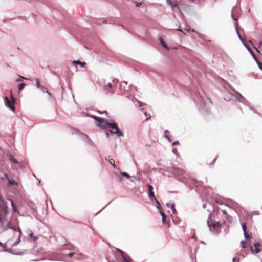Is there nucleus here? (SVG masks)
Returning a JSON list of instances; mask_svg holds the SVG:
<instances>
[{
	"label": "nucleus",
	"instance_id": "obj_1",
	"mask_svg": "<svg viewBox=\"0 0 262 262\" xmlns=\"http://www.w3.org/2000/svg\"><path fill=\"white\" fill-rule=\"evenodd\" d=\"M227 86L234 93V94L229 92H227L224 94V99L227 101L230 100H236L240 103H243L246 106H248L250 110H253V111L256 113V111L254 108L249 105V102L246 100L238 91H236L235 89L232 87L229 83L226 84Z\"/></svg>",
	"mask_w": 262,
	"mask_h": 262
},
{
	"label": "nucleus",
	"instance_id": "obj_2",
	"mask_svg": "<svg viewBox=\"0 0 262 262\" xmlns=\"http://www.w3.org/2000/svg\"><path fill=\"white\" fill-rule=\"evenodd\" d=\"M186 186L189 188L190 190L196 188V191L200 193L201 191H204L206 189V187L203 186V183L201 181H198L195 179L187 177L184 181Z\"/></svg>",
	"mask_w": 262,
	"mask_h": 262
},
{
	"label": "nucleus",
	"instance_id": "obj_3",
	"mask_svg": "<svg viewBox=\"0 0 262 262\" xmlns=\"http://www.w3.org/2000/svg\"><path fill=\"white\" fill-rule=\"evenodd\" d=\"M209 212V216L207 220V225L210 232L219 233V229L221 228L222 224L220 221L215 222L214 217L212 216L211 210L207 209Z\"/></svg>",
	"mask_w": 262,
	"mask_h": 262
},
{
	"label": "nucleus",
	"instance_id": "obj_4",
	"mask_svg": "<svg viewBox=\"0 0 262 262\" xmlns=\"http://www.w3.org/2000/svg\"><path fill=\"white\" fill-rule=\"evenodd\" d=\"M193 98L200 110H205L208 112V105H209V103H211L209 99L208 100V102H206L199 92L194 93Z\"/></svg>",
	"mask_w": 262,
	"mask_h": 262
},
{
	"label": "nucleus",
	"instance_id": "obj_5",
	"mask_svg": "<svg viewBox=\"0 0 262 262\" xmlns=\"http://www.w3.org/2000/svg\"><path fill=\"white\" fill-rule=\"evenodd\" d=\"M170 172L177 179L183 183L188 177L186 176L184 170L181 168L173 167L170 169Z\"/></svg>",
	"mask_w": 262,
	"mask_h": 262
},
{
	"label": "nucleus",
	"instance_id": "obj_6",
	"mask_svg": "<svg viewBox=\"0 0 262 262\" xmlns=\"http://www.w3.org/2000/svg\"><path fill=\"white\" fill-rule=\"evenodd\" d=\"M167 4L169 5L172 10L176 13L180 14L182 13L181 9L183 5L179 4L176 0H166Z\"/></svg>",
	"mask_w": 262,
	"mask_h": 262
},
{
	"label": "nucleus",
	"instance_id": "obj_7",
	"mask_svg": "<svg viewBox=\"0 0 262 262\" xmlns=\"http://www.w3.org/2000/svg\"><path fill=\"white\" fill-rule=\"evenodd\" d=\"M16 100L14 98L12 94H11V99H10L7 96H5L4 97L5 105L6 107H7L12 111L15 110L14 104Z\"/></svg>",
	"mask_w": 262,
	"mask_h": 262
},
{
	"label": "nucleus",
	"instance_id": "obj_8",
	"mask_svg": "<svg viewBox=\"0 0 262 262\" xmlns=\"http://www.w3.org/2000/svg\"><path fill=\"white\" fill-rule=\"evenodd\" d=\"M109 125L110 128L115 130V131H110L112 136L115 134L117 137H120L124 135L123 132L118 128V124L116 122H113V123H109Z\"/></svg>",
	"mask_w": 262,
	"mask_h": 262
},
{
	"label": "nucleus",
	"instance_id": "obj_9",
	"mask_svg": "<svg viewBox=\"0 0 262 262\" xmlns=\"http://www.w3.org/2000/svg\"><path fill=\"white\" fill-rule=\"evenodd\" d=\"M253 246H250V249L252 253L255 254H258L261 252V249L260 248L261 245L258 242H255L253 244Z\"/></svg>",
	"mask_w": 262,
	"mask_h": 262
},
{
	"label": "nucleus",
	"instance_id": "obj_10",
	"mask_svg": "<svg viewBox=\"0 0 262 262\" xmlns=\"http://www.w3.org/2000/svg\"><path fill=\"white\" fill-rule=\"evenodd\" d=\"M236 31L237 32V34L238 35V38L239 39H240V40L243 42V39L240 35V33L239 32V31L238 30V28L236 27ZM244 45V46L246 47V48H247V49L249 51V52H250V53L251 54V55L252 56L253 58H254V59L255 60V61H257V59H256V57L255 56V55L254 54V53L253 52V51L251 49H250V48H249V47L246 46L244 43H243Z\"/></svg>",
	"mask_w": 262,
	"mask_h": 262
},
{
	"label": "nucleus",
	"instance_id": "obj_11",
	"mask_svg": "<svg viewBox=\"0 0 262 262\" xmlns=\"http://www.w3.org/2000/svg\"><path fill=\"white\" fill-rule=\"evenodd\" d=\"M236 31L237 32V34L238 35V38L239 39H240V40L243 42V39L240 35V33L239 32V31L238 30V28L236 27ZM244 45V46L246 47V48H247V49L249 51V52H250V53L251 54V55L252 56L253 58H254V59L255 60V61H257V59H256V57L255 56V55L254 54V53L253 52V51L251 49H250V48H249V47L246 46L244 43H243Z\"/></svg>",
	"mask_w": 262,
	"mask_h": 262
},
{
	"label": "nucleus",
	"instance_id": "obj_12",
	"mask_svg": "<svg viewBox=\"0 0 262 262\" xmlns=\"http://www.w3.org/2000/svg\"><path fill=\"white\" fill-rule=\"evenodd\" d=\"M236 31L237 32V34L238 35V38L239 39H240V40L243 42V39L240 35V33L239 32V31L238 30V28L236 27ZM244 45V46L246 47V48H247V49L249 51V52H250V53L251 54V55L252 56L253 58H254V59L255 60V61H257V59H256V57L255 56V55L254 54V53L253 52V51L251 49H250V48H249V47L246 46L244 43H243Z\"/></svg>",
	"mask_w": 262,
	"mask_h": 262
},
{
	"label": "nucleus",
	"instance_id": "obj_13",
	"mask_svg": "<svg viewBox=\"0 0 262 262\" xmlns=\"http://www.w3.org/2000/svg\"><path fill=\"white\" fill-rule=\"evenodd\" d=\"M117 250L120 253L123 262H132V260L130 257L128 256L125 252L119 249H117Z\"/></svg>",
	"mask_w": 262,
	"mask_h": 262
},
{
	"label": "nucleus",
	"instance_id": "obj_14",
	"mask_svg": "<svg viewBox=\"0 0 262 262\" xmlns=\"http://www.w3.org/2000/svg\"><path fill=\"white\" fill-rule=\"evenodd\" d=\"M241 226L242 227V229H243V233H244V236L245 239L248 240V241L250 240L251 238V237L250 235H249L248 234L247 230V228L246 224L245 223V222L242 223Z\"/></svg>",
	"mask_w": 262,
	"mask_h": 262
},
{
	"label": "nucleus",
	"instance_id": "obj_15",
	"mask_svg": "<svg viewBox=\"0 0 262 262\" xmlns=\"http://www.w3.org/2000/svg\"><path fill=\"white\" fill-rule=\"evenodd\" d=\"M109 123H113V122H110L106 119L103 124L96 123V125L102 129H106L107 127H110Z\"/></svg>",
	"mask_w": 262,
	"mask_h": 262
},
{
	"label": "nucleus",
	"instance_id": "obj_16",
	"mask_svg": "<svg viewBox=\"0 0 262 262\" xmlns=\"http://www.w3.org/2000/svg\"><path fill=\"white\" fill-rule=\"evenodd\" d=\"M0 246L3 247V251H4V252H7L11 253L14 255H20L21 254V253H20V252L19 253H15L13 252V251L12 249H11L10 248H7L6 245L3 244L1 242H0Z\"/></svg>",
	"mask_w": 262,
	"mask_h": 262
},
{
	"label": "nucleus",
	"instance_id": "obj_17",
	"mask_svg": "<svg viewBox=\"0 0 262 262\" xmlns=\"http://www.w3.org/2000/svg\"><path fill=\"white\" fill-rule=\"evenodd\" d=\"M147 187H148V196L149 198H153L154 199H155V194H154V192L153 191L154 190V187L153 186L150 185V184H148L147 185Z\"/></svg>",
	"mask_w": 262,
	"mask_h": 262
},
{
	"label": "nucleus",
	"instance_id": "obj_18",
	"mask_svg": "<svg viewBox=\"0 0 262 262\" xmlns=\"http://www.w3.org/2000/svg\"><path fill=\"white\" fill-rule=\"evenodd\" d=\"M6 156L7 157V158L9 160H10V161H11L12 162H13V163L14 164H18L19 162H18V161L14 158L13 156L12 155V154H11V153L10 152H7L6 154Z\"/></svg>",
	"mask_w": 262,
	"mask_h": 262
},
{
	"label": "nucleus",
	"instance_id": "obj_19",
	"mask_svg": "<svg viewBox=\"0 0 262 262\" xmlns=\"http://www.w3.org/2000/svg\"><path fill=\"white\" fill-rule=\"evenodd\" d=\"M18 237L17 239L12 244V246L14 247L17 246L20 242H21V235L22 234L21 230L20 227H18Z\"/></svg>",
	"mask_w": 262,
	"mask_h": 262
},
{
	"label": "nucleus",
	"instance_id": "obj_20",
	"mask_svg": "<svg viewBox=\"0 0 262 262\" xmlns=\"http://www.w3.org/2000/svg\"><path fill=\"white\" fill-rule=\"evenodd\" d=\"M5 177L7 178L8 181L9 186H16L17 185V182H16L14 179H10L7 174H5Z\"/></svg>",
	"mask_w": 262,
	"mask_h": 262
},
{
	"label": "nucleus",
	"instance_id": "obj_21",
	"mask_svg": "<svg viewBox=\"0 0 262 262\" xmlns=\"http://www.w3.org/2000/svg\"><path fill=\"white\" fill-rule=\"evenodd\" d=\"M158 39H159V41H160V42L161 45L162 46V47H163L164 48H165V49H167V50H169V47H168V46L166 45V43H165V42L164 41V40L163 38L162 37L159 36V37Z\"/></svg>",
	"mask_w": 262,
	"mask_h": 262
},
{
	"label": "nucleus",
	"instance_id": "obj_22",
	"mask_svg": "<svg viewBox=\"0 0 262 262\" xmlns=\"http://www.w3.org/2000/svg\"><path fill=\"white\" fill-rule=\"evenodd\" d=\"M72 63L73 64H78V65L80 66L82 68H84L85 67V66L86 65L85 62H81L79 60H73L72 61Z\"/></svg>",
	"mask_w": 262,
	"mask_h": 262
},
{
	"label": "nucleus",
	"instance_id": "obj_23",
	"mask_svg": "<svg viewBox=\"0 0 262 262\" xmlns=\"http://www.w3.org/2000/svg\"><path fill=\"white\" fill-rule=\"evenodd\" d=\"M63 246L64 247V249H67L70 250H75L76 249V247L71 244H65Z\"/></svg>",
	"mask_w": 262,
	"mask_h": 262
},
{
	"label": "nucleus",
	"instance_id": "obj_24",
	"mask_svg": "<svg viewBox=\"0 0 262 262\" xmlns=\"http://www.w3.org/2000/svg\"><path fill=\"white\" fill-rule=\"evenodd\" d=\"M160 213L161 215L162 216V223L164 224H166V223H167V216H166V215L163 212H162L161 211H160Z\"/></svg>",
	"mask_w": 262,
	"mask_h": 262
},
{
	"label": "nucleus",
	"instance_id": "obj_25",
	"mask_svg": "<svg viewBox=\"0 0 262 262\" xmlns=\"http://www.w3.org/2000/svg\"><path fill=\"white\" fill-rule=\"evenodd\" d=\"M164 136L165 138L167 139V140L169 142H171L172 141V139H171V136L169 135V132L167 130H166L164 131Z\"/></svg>",
	"mask_w": 262,
	"mask_h": 262
},
{
	"label": "nucleus",
	"instance_id": "obj_26",
	"mask_svg": "<svg viewBox=\"0 0 262 262\" xmlns=\"http://www.w3.org/2000/svg\"><path fill=\"white\" fill-rule=\"evenodd\" d=\"M120 174L121 175V177H120V181H121V179H122V177L123 176V177H125V178H127V179H129L130 178V176H129L127 172H120Z\"/></svg>",
	"mask_w": 262,
	"mask_h": 262
},
{
	"label": "nucleus",
	"instance_id": "obj_27",
	"mask_svg": "<svg viewBox=\"0 0 262 262\" xmlns=\"http://www.w3.org/2000/svg\"><path fill=\"white\" fill-rule=\"evenodd\" d=\"M10 201L11 202V206L12 207V210L14 212H16L17 211V209L15 205L14 202L12 199H10Z\"/></svg>",
	"mask_w": 262,
	"mask_h": 262
},
{
	"label": "nucleus",
	"instance_id": "obj_28",
	"mask_svg": "<svg viewBox=\"0 0 262 262\" xmlns=\"http://www.w3.org/2000/svg\"><path fill=\"white\" fill-rule=\"evenodd\" d=\"M130 181L131 182H134L135 181H140L141 180V179L140 177H137V176H130V178H129Z\"/></svg>",
	"mask_w": 262,
	"mask_h": 262
},
{
	"label": "nucleus",
	"instance_id": "obj_29",
	"mask_svg": "<svg viewBox=\"0 0 262 262\" xmlns=\"http://www.w3.org/2000/svg\"><path fill=\"white\" fill-rule=\"evenodd\" d=\"M86 140L85 142L86 143L88 144H89L90 146H94V144L93 142L92 141V140L89 138V137H86Z\"/></svg>",
	"mask_w": 262,
	"mask_h": 262
},
{
	"label": "nucleus",
	"instance_id": "obj_30",
	"mask_svg": "<svg viewBox=\"0 0 262 262\" xmlns=\"http://www.w3.org/2000/svg\"><path fill=\"white\" fill-rule=\"evenodd\" d=\"M154 200H155V202L157 203L156 208L158 209H159V211H161L160 208H161V205L160 202L158 201V200L157 199L156 197H155Z\"/></svg>",
	"mask_w": 262,
	"mask_h": 262
},
{
	"label": "nucleus",
	"instance_id": "obj_31",
	"mask_svg": "<svg viewBox=\"0 0 262 262\" xmlns=\"http://www.w3.org/2000/svg\"><path fill=\"white\" fill-rule=\"evenodd\" d=\"M89 116L90 117L93 118L95 120L96 122L97 121H99V120H102V117H98V116H95V115H89Z\"/></svg>",
	"mask_w": 262,
	"mask_h": 262
},
{
	"label": "nucleus",
	"instance_id": "obj_32",
	"mask_svg": "<svg viewBox=\"0 0 262 262\" xmlns=\"http://www.w3.org/2000/svg\"><path fill=\"white\" fill-rule=\"evenodd\" d=\"M170 208L171 209V211H172V213L174 214H176L177 213V210L175 209V204H174V203H172L171 205Z\"/></svg>",
	"mask_w": 262,
	"mask_h": 262
},
{
	"label": "nucleus",
	"instance_id": "obj_33",
	"mask_svg": "<svg viewBox=\"0 0 262 262\" xmlns=\"http://www.w3.org/2000/svg\"><path fill=\"white\" fill-rule=\"evenodd\" d=\"M25 86L26 84L24 82L19 84V85H18V89L19 91H21L25 88Z\"/></svg>",
	"mask_w": 262,
	"mask_h": 262
},
{
	"label": "nucleus",
	"instance_id": "obj_34",
	"mask_svg": "<svg viewBox=\"0 0 262 262\" xmlns=\"http://www.w3.org/2000/svg\"><path fill=\"white\" fill-rule=\"evenodd\" d=\"M13 226L12 225V223L10 221H9L6 225V229H12Z\"/></svg>",
	"mask_w": 262,
	"mask_h": 262
},
{
	"label": "nucleus",
	"instance_id": "obj_35",
	"mask_svg": "<svg viewBox=\"0 0 262 262\" xmlns=\"http://www.w3.org/2000/svg\"><path fill=\"white\" fill-rule=\"evenodd\" d=\"M18 76H19V78L16 79L15 80V82H19L22 81L23 80L25 79V78H24V77H23L19 75H18Z\"/></svg>",
	"mask_w": 262,
	"mask_h": 262
},
{
	"label": "nucleus",
	"instance_id": "obj_36",
	"mask_svg": "<svg viewBox=\"0 0 262 262\" xmlns=\"http://www.w3.org/2000/svg\"><path fill=\"white\" fill-rule=\"evenodd\" d=\"M225 217H226V220L229 222H231L232 220V217L228 215V214H227L225 216Z\"/></svg>",
	"mask_w": 262,
	"mask_h": 262
},
{
	"label": "nucleus",
	"instance_id": "obj_37",
	"mask_svg": "<svg viewBox=\"0 0 262 262\" xmlns=\"http://www.w3.org/2000/svg\"><path fill=\"white\" fill-rule=\"evenodd\" d=\"M240 244L242 248H244L246 247V242L244 240L241 241Z\"/></svg>",
	"mask_w": 262,
	"mask_h": 262
},
{
	"label": "nucleus",
	"instance_id": "obj_38",
	"mask_svg": "<svg viewBox=\"0 0 262 262\" xmlns=\"http://www.w3.org/2000/svg\"><path fill=\"white\" fill-rule=\"evenodd\" d=\"M36 87L38 88H40L41 85H40V80L38 78L36 79Z\"/></svg>",
	"mask_w": 262,
	"mask_h": 262
},
{
	"label": "nucleus",
	"instance_id": "obj_39",
	"mask_svg": "<svg viewBox=\"0 0 262 262\" xmlns=\"http://www.w3.org/2000/svg\"><path fill=\"white\" fill-rule=\"evenodd\" d=\"M80 134L82 136V138L83 139V140L85 142L86 140V137H89L86 134H83L82 133H80Z\"/></svg>",
	"mask_w": 262,
	"mask_h": 262
},
{
	"label": "nucleus",
	"instance_id": "obj_40",
	"mask_svg": "<svg viewBox=\"0 0 262 262\" xmlns=\"http://www.w3.org/2000/svg\"><path fill=\"white\" fill-rule=\"evenodd\" d=\"M40 89L43 92H47L48 91L47 88L45 86H41Z\"/></svg>",
	"mask_w": 262,
	"mask_h": 262
},
{
	"label": "nucleus",
	"instance_id": "obj_41",
	"mask_svg": "<svg viewBox=\"0 0 262 262\" xmlns=\"http://www.w3.org/2000/svg\"><path fill=\"white\" fill-rule=\"evenodd\" d=\"M173 220V222L176 224H179L180 221H181V219H176V220H174L173 219H172Z\"/></svg>",
	"mask_w": 262,
	"mask_h": 262
},
{
	"label": "nucleus",
	"instance_id": "obj_42",
	"mask_svg": "<svg viewBox=\"0 0 262 262\" xmlns=\"http://www.w3.org/2000/svg\"><path fill=\"white\" fill-rule=\"evenodd\" d=\"M106 120V119H104V118H102V120H99V121H97V123H100V124H103V122L105 121Z\"/></svg>",
	"mask_w": 262,
	"mask_h": 262
},
{
	"label": "nucleus",
	"instance_id": "obj_43",
	"mask_svg": "<svg viewBox=\"0 0 262 262\" xmlns=\"http://www.w3.org/2000/svg\"><path fill=\"white\" fill-rule=\"evenodd\" d=\"M180 143L178 141H175L172 143V146H174L178 145H179Z\"/></svg>",
	"mask_w": 262,
	"mask_h": 262
},
{
	"label": "nucleus",
	"instance_id": "obj_44",
	"mask_svg": "<svg viewBox=\"0 0 262 262\" xmlns=\"http://www.w3.org/2000/svg\"><path fill=\"white\" fill-rule=\"evenodd\" d=\"M97 112L100 114H105V115H107V112L106 111H104L102 112V111H101L100 110H98Z\"/></svg>",
	"mask_w": 262,
	"mask_h": 262
},
{
	"label": "nucleus",
	"instance_id": "obj_45",
	"mask_svg": "<svg viewBox=\"0 0 262 262\" xmlns=\"http://www.w3.org/2000/svg\"><path fill=\"white\" fill-rule=\"evenodd\" d=\"M258 66V67L259 68V69L262 71V63H260V62H259L258 61V60L256 61Z\"/></svg>",
	"mask_w": 262,
	"mask_h": 262
},
{
	"label": "nucleus",
	"instance_id": "obj_46",
	"mask_svg": "<svg viewBox=\"0 0 262 262\" xmlns=\"http://www.w3.org/2000/svg\"><path fill=\"white\" fill-rule=\"evenodd\" d=\"M138 102L139 103V107H142L143 106L146 105V104H144V103H142V102H141V101H140L139 100H138Z\"/></svg>",
	"mask_w": 262,
	"mask_h": 262
},
{
	"label": "nucleus",
	"instance_id": "obj_47",
	"mask_svg": "<svg viewBox=\"0 0 262 262\" xmlns=\"http://www.w3.org/2000/svg\"><path fill=\"white\" fill-rule=\"evenodd\" d=\"M75 254V252H70L67 255L69 257H72Z\"/></svg>",
	"mask_w": 262,
	"mask_h": 262
},
{
	"label": "nucleus",
	"instance_id": "obj_48",
	"mask_svg": "<svg viewBox=\"0 0 262 262\" xmlns=\"http://www.w3.org/2000/svg\"><path fill=\"white\" fill-rule=\"evenodd\" d=\"M135 3L136 4V7H140L142 5V3L140 2H135Z\"/></svg>",
	"mask_w": 262,
	"mask_h": 262
},
{
	"label": "nucleus",
	"instance_id": "obj_49",
	"mask_svg": "<svg viewBox=\"0 0 262 262\" xmlns=\"http://www.w3.org/2000/svg\"><path fill=\"white\" fill-rule=\"evenodd\" d=\"M13 230L14 234L16 233V232H18V229H16L14 226L12 227V229H11Z\"/></svg>",
	"mask_w": 262,
	"mask_h": 262
},
{
	"label": "nucleus",
	"instance_id": "obj_50",
	"mask_svg": "<svg viewBox=\"0 0 262 262\" xmlns=\"http://www.w3.org/2000/svg\"><path fill=\"white\" fill-rule=\"evenodd\" d=\"M217 157H216L215 158H214L212 160V161L211 162L210 164L212 165L214 164L216 160Z\"/></svg>",
	"mask_w": 262,
	"mask_h": 262
},
{
	"label": "nucleus",
	"instance_id": "obj_51",
	"mask_svg": "<svg viewBox=\"0 0 262 262\" xmlns=\"http://www.w3.org/2000/svg\"><path fill=\"white\" fill-rule=\"evenodd\" d=\"M106 87H108L110 88H111L112 86V84L111 83H108L105 85Z\"/></svg>",
	"mask_w": 262,
	"mask_h": 262
},
{
	"label": "nucleus",
	"instance_id": "obj_52",
	"mask_svg": "<svg viewBox=\"0 0 262 262\" xmlns=\"http://www.w3.org/2000/svg\"><path fill=\"white\" fill-rule=\"evenodd\" d=\"M185 30L187 32H189L190 31H191V29H190V27H187L185 28Z\"/></svg>",
	"mask_w": 262,
	"mask_h": 262
},
{
	"label": "nucleus",
	"instance_id": "obj_53",
	"mask_svg": "<svg viewBox=\"0 0 262 262\" xmlns=\"http://www.w3.org/2000/svg\"><path fill=\"white\" fill-rule=\"evenodd\" d=\"M239 260V259H237L236 257H234L232 259V262H237Z\"/></svg>",
	"mask_w": 262,
	"mask_h": 262
},
{
	"label": "nucleus",
	"instance_id": "obj_54",
	"mask_svg": "<svg viewBox=\"0 0 262 262\" xmlns=\"http://www.w3.org/2000/svg\"><path fill=\"white\" fill-rule=\"evenodd\" d=\"M222 212L223 214L225 215H226L227 214H228V213H227L226 211L225 210H222Z\"/></svg>",
	"mask_w": 262,
	"mask_h": 262
},
{
	"label": "nucleus",
	"instance_id": "obj_55",
	"mask_svg": "<svg viewBox=\"0 0 262 262\" xmlns=\"http://www.w3.org/2000/svg\"><path fill=\"white\" fill-rule=\"evenodd\" d=\"M29 236L31 237V238H33V233L32 231H31V233L29 234Z\"/></svg>",
	"mask_w": 262,
	"mask_h": 262
},
{
	"label": "nucleus",
	"instance_id": "obj_56",
	"mask_svg": "<svg viewBox=\"0 0 262 262\" xmlns=\"http://www.w3.org/2000/svg\"><path fill=\"white\" fill-rule=\"evenodd\" d=\"M110 134H111V133H110V132H108V131L106 132V137L107 138H108L110 137Z\"/></svg>",
	"mask_w": 262,
	"mask_h": 262
},
{
	"label": "nucleus",
	"instance_id": "obj_57",
	"mask_svg": "<svg viewBox=\"0 0 262 262\" xmlns=\"http://www.w3.org/2000/svg\"><path fill=\"white\" fill-rule=\"evenodd\" d=\"M130 88H134V89H135V91H137V87H136V86H134V85H133L131 84V85H130Z\"/></svg>",
	"mask_w": 262,
	"mask_h": 262
},
{
	"label": "nucleus",
	"instance_id": "obj_58",
	"mask_svg": "<svg viewBox=\"0 0 262 262\" xmlns=\"http://www.w3.org/2000/svg\"><path fill=\"white\" fill-rule=\"evenodd\" d=\"M38 237L37 236H33V238H32V239H33V241H36L38 239Z\"/></svg>",
	"mask_w": 262,
	"mask_h": 262
},
{
	"label": "nucleus",
	"instance_id": "obj_59",
	"mask_svg": "<svg viewBox=\"0 0 262 262\" xmlns=\"http://www.w3.org/2000/svg\"><path fill=\"white\" fill-rule=\"evenodd\" d=\"M231 17L232 18H233V20H236V19L235 18V17L234 16V15H233L232 13H231Z\"/></svg>",
	"mask_w": 262,
	"mask_h": 262
},
{
	"label": "nucleus",
	"instance_id": "obj_60",
	"mask_svg": "<svg viewBox=\"0 0 262 262\" xmlns=\"http://www.w3.org/2000/svg\"><path fill=\"white\" fill-rule=\"evenodd\" d=\"M192 239H196V236L195 235V234H193L192 236Z\"/></svg>",
	"mask_w": 262,
	"mask_h": 262
},
{
	"label": "nucleus",
	"instance_id": "obj_61",
	"mask_svg": "<svg viewBox=\"0 0 262 262\" xmlns=\"http://www.w3.org/2000/svg\"><path fill=\"white\" fill-rule=\"evenodd\" d=\"M253 214H255V215H259V212L258 211H254L253 212Z\"/></svg>",
	"mask_w": 262,
	"mask_h": 262
},
{
	"label": "nucleus",
	"instance_id": "obj_62",
	"mask_svg": "<svg viewBox=\"0 0 262 262\" xmlns=\"http://www.w3.org/2000/svg\"><path fill=\"white\" fill-rule=\"evenodd\" d=\"M262 45V41H260L258 43V48H260V47Z\"/></svg>",
	"mask_w": 262,
	"mask_h": 262
},
{
	"label": "nucleus",
	"instance_id": "obj_63",
	"mask_svg": "<svg viewBox=\"0 0 262 262\" xmlns=\"http://www.w3.org/2000/svg\"><path fill=\"white\" fill-rule=\"evenodd\" d=\"M122 83H124L125 84H126H126H127V81H122V82H121V84H122Z\"/></svg>",
	"mask_w": 262,
	"mask_h": 262
},
{
	"label": "nucleus",
	"instance_id": "obj_64",
	"mask_svg": "<svg viewBox=\"0 0 262 262\" xmlns=\"http://www.w3.org/2000/svg\"><path fill=\"white\" fill-rule=\"evenodd\" d=\"M3 196H2V195L0 193V200H1V201H2V200H3Z\"/></svg>",
	"mask_w": 262,
	"mask_h": 262
}]
</instances>
